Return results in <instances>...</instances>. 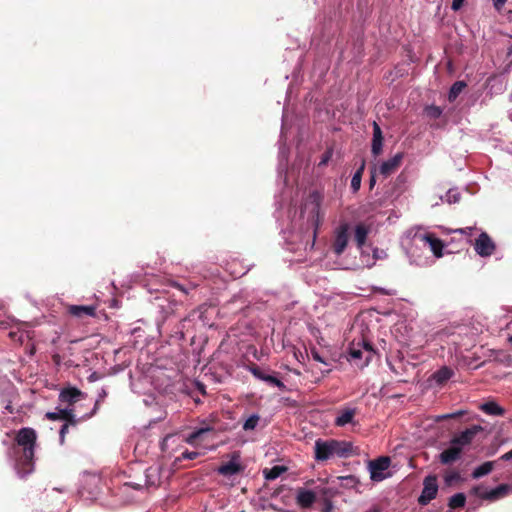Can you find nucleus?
<instances>
[{
  "instance_id": "1",
  "label": "nucleus",
  "mask_w": 512,
  "mask_h": 512,
  "mask_svg": "<svg viewBox=\"0 0 512 512\" xmlns=\"http://www.w3.org/2000/svg\"><path fill=\"white\" fill-rule=\"evenodd\" d=\"M37 444V433L33 428L23 427L16 432L11 453L15 461V469L21 477L34 471V455Z\"/></svg>"
},
{
  "instance_id": "2",
  "label": "nucleus",
  "mask_w": 512,
  "mask_h": 512,
  "mask_svg": "<svg viewBox=\"0 0 512 512\" xmlns=\"http://www.w3.org/2000/svg\"><path fill=\"white\" fill-rule=\"evenodd\" d=\"M482 431V426L473 425L464 431L455 434L451 438L449 446L439 454V462L443 465H451L460 460L464 448L469 446L473 442L475 436Z\"/></svg>"
},
{
  "instance_id": "3",
  "label": "nucleus",
  "mask_w": 512,
  "mask_h": 512,
  "mask_svg": "<svg viewBox=\"0 0 512 512\" xmlns=\"http://www.w3.org/2000/svg\"><path fill=\"white\" fill-rule=\"evenodd\" d=\"M353 454V444L345 440L317 439L314 444V459L325 462L334 457L347 458Z\"/></svg>"
},
{
  "instance_id": "4",
  "label": "nucleus",
  "mask_w": 512,
  "mask_h": 512,
  "mask_svg": "<svg viewBox=\"0 0 512 512\" xmlns=\"http://www.w3.org/2000/svg\"><path fill=\"white\" fill-rule=\"evenodd\" d=\"M323 201V195L317 191H312L304 204V211H309L308 220L314 226V238L316 237L317 229L321 223L320 208Z\"/></svg>"
},
{
  "instance_id": "5",
  "label": "nucleus",
  "mask_w": 512,
  "mask_h": 512,
  "mask_svg": "<svg viewBox=\"0 0 512 512\" xmlns=\"http://www.w3.org/2000/svg\"><path fill=\"white\" fill-rule=\"evenodd\" d=\"M438 492V483L436 475H428L423 480V489L418 498V503L421 506L428 505L433 499L436 498Z\"/></svg>"
},
{
  "instance_id": "6",
  "label": "nucleus",
  "mask_w": 512,
  "mask_h": 512,
  "mask_svg": "<svg viewBox=\"0 0 512 512\" xmlns=\"http://www.w3.org/2000/svg\"><path fill=\"white\" fill-rule=\"evenodd\" d=\"M391 460L387 456L379 457L369 462L370 478L372 481L380 482L386 478L385 471L389 468Z\"/></svg>"
},
{
  "instance_id": "7",
  "label": "nucleus",
  "mask_w": 512,
  "mask_h": 512,
  "mask_svg": "<svg viewBox=\"0 0 512 512\" xmlns=\"http://www.w3.org/2000/svg\"><path fill=\"white\" fill-rule=\"evenodd\" d=\"M349 224L348 223H342L338 226V228L335 231V237L333 241V251L336 255H341L347 245L349 240Z\"/></svg>"
},
{
  "instance_id": "8",
  "label": "nucleus",
  "mask_w": 512,
  "mask_h": 512,
  "mask_svg": "<svg viewBox=\"0 0 512 512\" xmlns=\"http://www.w3.org/2000/svg\"><path fill=\"white\" fill-rule=\"evenodd\" d=\"M472 492L484 500L494 501L503 498L508 495L509 492H512V486H509L508 484H501L498 487L484 493H480V487H474Z\"/></svg>"
},
{
  "instance_id": "9",
  "label": "nucleus",
  "mask_w": 512,
  "mask_h": 512,
  "mask_svg": "<svg viewBox=\"0 0 512 512\" xmlns=\"http://www.w3.org/2000/svg\"><path fill=\"white\" fill-rule=\"evenodd\" d=\"M249 371L257 379L264 381L271 386H276L282 391L286 390L285 384L280 379H278L276 376H274L272 374H268V373L264 372L258 365H256V364L250 365Z\"/></svg>"
},
{
  "instance_id": "10",
  "label": "nucleus",
  "mask_w": 512,
  "mask_h": 512,
  "mask_svg": "<svg viewBox=\"0 0 512 512\" xmlns=\"http://www.w3.org/2000/svg\"><path fill=\"white\" fill-rule=\"evenodd\" d=\"M86 394L82 392L80 389L72 386H68L63 388L59 393V400L62 403H66L69 406H72L76 402L81 399H85Z\"/></svg>"
},
{
  "instance_id": "11",
  "label": "nucleus",
  "mask_w": 512,
  "mask_h": 512,
  "mask_svg": "<svg viewBox=\"0 0 512 512\" xmlns=\"http://www.w3.org/2000/svg\"><path fill=\"white\" fill-rule=\"evenodd\" d=\"M239 458V452H233L231 455V460L228 463L221 465L217 470L218 473L223 476H231L241 473L244 470V467L237 462Z\"/></svg>"
},
{
  "instance_id": "12",
  "label": "nucleus",
  "mask_w": 512,
  "mask_h": 512,
  "mask_svg": "<svg viewBox=\"0 0 512 512\" xmlns=\"http://www.w3.org/2000/svg\"><path fill=\"white\" fill-rule=\"evenodd\" d=\"M475 250L481 256H490L495 250V245L487 233L483 232L475 241Z\"/></svg>"
},
{
  "instance_id": "13",
  "label": "nucleus",
  "mask_w": 512,
  "mask_h": 512,
  "mask_svg": "<svg viewBox=\"0 0 512 512\" xmlns=\"http://www.w3.org/2000/svg\"><path fill=\"white\" fill-rule=\"evenodd\" d=\"M404 154L402 152L397 153L392 158L384 161L379 167V173L385 178L393 174L401 165Z\"/></svg>"
},
{
  "instance_id": "14",
  "label": "nucleus",
  "mask_w": 512,
  "mask_h": 512,
  "mask_svg": "<svg viewBox=\"0 0 512 512\" xmlns=\"http://www.w3.org/2000/svg\"><path fill=\"white\" fill-rule=\"evenodd\" d=\"M56 410L57 411L55 412H47L45 414V418L51 421L63 420L71 423L72 426H76L78 424V419H76L72 409L57 408Z\"/></svg>"
},
{
  "instance_id": "15",
  "label": "nucleus",
  "mask_w": 512,
  "mask_h": 512,
  "mask_svg": "<svg viewBox=\"0 0 512 512\" xmlns=\"http://www.w3.org/2000/svg\"><path fill=\"white\" fill-rule=\"evenodd\" d=\"M67 311L71 316L79 319L96 316V306L93 305H69Z\"/></svg>"
},
{
  "instance_id": "16",
  "label": "nucleus",
  "mask_w": 512,
  "mask_h": 512,
  "mask_svg": "<svg viewBox=\"0 0 512 512\" xmlns=\"http://www.w3.org/2000/svg\"><path fill=\"white\" fill-rule=\"evenodd\" d=\"M421 240L425 244L429 245L430 250L433 252L435 257L440 258L443 256L444 243L442 242V240L437 238L433 233H426L422 235Z\"/></svg>"
},
{
  "instance_id": "17",
  "label": "nucleus",
  "mask_w": 512,
  "mask_h": 512,
  "mask_svg": "<svg viewBox=\"0 0 512 512\" xmlns=\"http://www.w3.org/2000/svg\"><path fill=\"white\" fill-rule=\"evenodd\" d=\"M383 134L382 130L377 122H373V138L371 145V152L374 157L379 156L382 153L383 148Z\"/></svg>"
},
{
  "instance_id": "18",
  "label": "nucleus",
  "mask_w": 512,
  "mask_h": 512,
  "mask_svg": "<svg viewBox=\"0 0 512 512\" xmlns=\"http://www.w3.org/2000/svg\"><path fill=\"white\" fill-rule=\"evenodd\" d=\"M296 501L302 508H310L316 501V494L311 490L300 488L297 492Z\"/></svg>"
},
{
  "instance_id": "19",
  "label": "nucleus",
  "mask_w": 512,
  "mask_h": 512,
  "mask_svg": "<svg viewBox=\"0 0 512 512\" xmlns=\"http://www.w3.org/2000/svg\"><path fill=\"white\" fill-rule=\"evenodd\" d=\"M356 413V408H344L340 410L335 419V425L338 427H343L347 424L352 423Z\"/></svg>"
},
{
  "instance_id": "20",
  "label": "nucleus",
  "mask_w": 512,
  "mask_h": 512,
  "mask_svg": "<svg viewBox=\"0 0 512 512\" xmlns=\"http://www.w3.org/2000/svg\"><path fill=\"white\" fill-rule=\"evenodd\" d=\"M213 431H214V427L210 426V425L200 427V428L194 430L191 434H189V436L186 438L185 441L190 445H195L199 441H203L204 436L206 434L213 432Z\"/></svg>"
},
{
  "instance_id": "21",
  "label": "nucleus",
  "mask_w": 512,
  "mask_h": 512,
  "mask_svg": "<svg viewBox=\"0 0 512 512\" xmlns=\"http://www.w3.org/2000/svg\"><path fill=\"white\" fill-rule=\"evenodd\" d=\"M368 234L369 228L365 224L359 223L356 225L354 231V240L358 248H362L365 245Z\"/></svg>"
},
{
  "instance_id": "22",
  "label": "nucleus",
  "mask_w": 512,
  "mask_h": 512,
  "mask_svg": "<svg viewBox=\"0 0 512 512\" xmlns=\"http://www.w3.org/2000/svg\"><path fill=\"white\" fill-rule=\"evenodd\" d=\"M479 408L484 413L493 416H503L505 413V410L493 401L485 402L481 404Z\"/></svg>"
},
{
  "instance_id": "23",
  "label": "nucleus",
  "mask_w": 512,
  "mask_h": 512,
  "mask_svg": "<svg viewBox=\"0 0 512 512\" xmlns=\"http://www.w3.org/2000/svg\"><path fill=\"white\" fill-rule=\"evenodd\" d=\"M453 375V371L449 367H442L433 373L432 378L439 385L446 383Z\"/></svg>"
},
{
  "instance_id": "24",
  "label": "nucleus",
  "mask_w": 512,
  "mask_h": 512,
  "mask_svg": "<svg viewBox=\"0 0 512 512\" xmlns=\"http://www.w3.org/2000/svg\"><path fill=\"white\" fill-rule=\"evenodd\" d=\"M494 464V461L484 462L483 464L474 469V471L472 472V477L474 479H478L489 474L493 470Z\"/></svg>"
},
{
  "instance_id": "25",
  "label": "nucleus",
  "mask_w": 512,
  "mask_h": 512,
  "mask_svg": "<svg viewBox=\"0 0 512 512\" xmlns=\"http://www.w3.org/2000/svg\"><path fill=\"white\" fill-rule=\"evenodd\" d=\"M466 83L464 81H456L450 88L449 94H448V100L450 102H453L456 100V98L460 95V93L464 90L466 87Z\"/></svg>"
},
{
  "instance_id": "26",
  "label": "nucleus",
  "mask_w": 512,
  "mask_h": 512,
  "mask_svg": "<svg viewBox=\"0 0 512 512\" xmlns=\"http://www.w3.org/2000/svg\"><path fill=\"white\" fill-rule=\"evenodd\" d=\"M466 503V496L464 493H456L450 499L448 506L451 509H458L464 507Z\"/></svg>"
},
{
  "instance_id": "27",
  "label": "nucleus",
  "mask_w": 512,
  "mask_h": 512,
  "mask_svg": "<svg viewBox=\"0 0 512 512\" xmlns=\"http://www.w3.org/2000/svg\"><path fill=\"white\" fill-rule=\"evenodd\" d=\"M287 470L285 466H273L271 469H265L264 470V476L267 480H275L279 476H281L282 473H284Z\"/></svg>"
},
{
  "instance_id": "28",
  "label": "nucleus",
  "mask_w": 512,
  "mask_h": 512,
  "mask_svg": "<svg viewBox=\"0 0 512 512\" xmlns=\"http://www.w3.org/2000/svg\"><path fill=\"white\" fill-rule=\"evenodd\" d=\"M259 420H260V416L258 414H252L251 416L248 417V419L244 422L243 424V429L245 431H251V430H254L258 423H259Z\"/></svg>"
},
{
  "instance_id": "29",
  "label": "nucleus",
  "mask_w": 512,
  "mask_h": 512,
  "mask_svg": "<svg viewBox=\"0 0 512 512\" xmlns=\"http://www.w3.org/2000/svg\"><path fill=\"white\" fill-rule=\"evenodd\" d=\"M467 412L465 410H459L454 413H448V414H442L435 418L436 422L448 420V419H458L462 416H464Z\"/></svg>"
},
{
  "instance_id": "30",
  "label": "nucleus",
  "mask_w": 512,
  "mask_h": 512,
  "mask_svg": "<svg viewBox=\"0 0 512 512\" xmlns=\"http://www.w3.org/2000/svg\"><path fill=\"white\" fill-rule=\"evenodd\" d=\"M362 350H361V344L358 343L357 346L354 344L349 348V356L350 360H359L362 358Z\"/></svg>"
},
{
  "instance_id": "31",
  "label": "nucleus",
  "mask_w": 512,
  "mask_h": 512,
  "mask_svg": "<svg viewBox=\"0 0 512 512\" xmlns=\"http://www.w3.org/2000/svg\"><path fill=\"white\" fill-rule=\"evenodd\" d=\"M460 478H461V476H460L459 472H457V471H452V472L447 473V474L445 475V483H446L447 485H452L454 482L459 481V480H460Z\"/></svg>"
},
{
  "instance_id": "32",
  "label": "nucleus",
  "mask_w": 512,
  "mask_h": 512,
  "mask_svg": "<svg viewBox=\"0 0 512 512\" xmlns=\"http://www.w3.org/2000/svg\"><path fill=\"white\" fill-rule=\"evenodd\" d=\"M106 396H107V392H106V390L104 388H102L100 390V392L98 393V398H97V400L95 402L94 408H93L90 416H92V415H94L96 413V411L99 408L100 403L105 399Z\"/></svg>"
},
{
  "instance_id": "33",
  "label": "nucleus",
  "mask_w": 512,
  "mask_h": 512,
  "mask_svg": "<svg viewBox=\"0 0 512 512\" xmlns=\"http://www.w3.org/2000/svg\"><path fill=\"white\" fill-rule=\"evenodd\" d=\"M200 455L197 451H184L182 452L181 456L178 458L179 460H194L198 458Z\"/></svg>"
},
{
  "instance_id": "34",
  "label": "nucleus",
  "mask_w": 512,
  "mask_h": 512,
  "mask_svg": "<svg viewBox=\"0 0 512 512\" xmlns=\"http://www.w3.org/2000/svg\"><path fill=\"white\" fill-rule=\"evenodd\" d=\"M341 480L345 482L344 485L347 487H354L359 483V480L353 475L343 476Z\"/></svg>"
},
{
  "instance_id": "35",
  "label": "nucleus",
  "mask_w": 512,
  "mask_h": 512,
  "mask_svg": "<svg viewBox=\"0 0 512 512\" xmlns=\"http://www.w3.org/2000/svg\"><path fill=\"white\" fill-rule=\"evenodd\" d=\"M361 177L359 173H354L352 179H351V188L354 192H357L360 189L361 186Z\"/></svg>"
},
{
  "instance_id": "36",
  "label": "nucleus",
  "mask_w": 512,
  "mask_h": 512,
  "mask_svg": "<svg viewBox=\"0 0 512 512\" xmlns=\"http://www.w3.org/2000/svg\"><path fill=\"white\" fill-rule=\"evenodd\" d=\"M72 426L71 423L69 422H66L65 424L62 425L61 429H60V432H59V436H60V443L63 444L64 443V440H65V436L66 434L68 433V430H69V427Z\"/></svg>"
},
{
  "instance_id": "37",
  "label": "nucleus",
  "mask_w": 512,
  "mask_h": 512,
  "mask_svg": "<svg viewBox=\"0 0 512 512\" xmlns=\"http://www.w3.org/2000/svg\"><path fill=\"white\" fill-rule=\"evenodd\" d=\"M362 347L367 351L368 355L366 357V363L371 359L372 355L374 354V349L372 344L369 342L364 341Z\"/></svg>"
},
{
  "instance_id": "38",
  "label": "nucleus",
  "mask_w": 512,
  "mask_h": 512,
  "mask_svg": "<svg viewBox=\"0 0 512 512\" xmlns=\"http://www.w3.org/2000/svg\"><path fill=\"white\" fill-rule=\"evenodd\" d=\"M311 356L315 361L327 364V362L321 357V355L317 349H315V348L311 349Z\"/></svg>"
},
{
  "instance_id": "39",
  "label": "nucleus",
  "mask_w": 512,
  "mask_h": 512,
  "mask_svg": "<svg viewBox=\"0 0 512 512\" xmlns=\"http://www.w3.org/2000/svg\"><path fill=\"white\" fill-rule=\"evenodd\" d=\"M331 156H332V151H331V150H327V151L323 154L322 159H321V161H320L319 165H320V166H321V165H326V164L328 163V161L330 160Z\"/></svg>"
},
{
  "instance_id": "40",
  "label": "nucleus",
  "mask_w": 512,
  "mask_h": 512,
  "mask_svg": "<svg viewBox=\"0 0 512 512\" xmlns=\"http://www.w3.org/2000/svg\"><path fill=\"white\" fill-rule=\"evenodd\" d=\"M465 0H453L452 1V5H451V8L454 10V11H457L459 10L463 3H464Z\"/></svg>"
},
{
  "instance_id": "41",
  "label": "nucleus",
  "mask_w": 512,
  "mask_h": 512,
  "mask_svg": "<svg viewBox=\"0 0 512 512\" xmlns=\"http://www.w3.org/2000/svg\"><path fill=\"white\" fill-rule=\"evenodd\" d=\"M506 1H507V0H493L494 7H495L497 10H500V9L504 6V4H505V2H506Z\"/></svg>"
},
{
  "instance_id": "42",
  "label": "nucleus",
  "mask_w": 512,
  "mask_h": 512,
  "mask_svg": "<svg viewBox=\"0 0 512 512\" xmlns=\"http://www.w3.org/2000/svg\"><path fill=\"white\" fill-rule=\"evenodd\" d=\"M511 459H512V449L500 457V460H503V461H508Z\"/></svg>"
},
{
  "instance_id": "43",
  "label": "nucleus",
  "mask_w": 512,
  "mask_h": 512,
  "mask_svg": "<svg viewBox=\"0 0 512 512\" xmlns=\"http://www.w3.org/2000/svg\"><path fill=\"white\" fill-rule=\"evenodd\" d=\"M364 169H365V161L362 160L360 167L357 169V171L355 173H359L360 177L362 178Z\"/></svg>"
},
{
  "instance_id": "44",
  "label": "nucleus",
  "mask_w": 512,
  "mask_h": 512,
  "mask_svg": "<svg viewBox=\"0 0 512 512\" xmlns=\"http://www.w3.org/2000/svg\"><path fill=\"white\" fill-rule=\"evenodd\" d=\"M99 377L96 373H92L89 377V380L90 381H94V380H97Z\"/></svg>"
},
{
  "instance_id": "45",
  "label": "nucleus",
  "mask_w": 512,
  "mask_h": 512,
  "mask_svg": "<svg viewBox=\"0 0 512 512\" xmlns=\"http://www.w3.org/2000/svg\"><path fill=\"white\" fill-rule=\"evenodd\" d=\"M126 485H129V483H126ZM130 486L133 487L136 490H139L142 487L140 484H130Z\"/></svg>"
},
{
  "instance_id": "46",
  "label": "nucleus",
  "mask_w": 512,
  "mask_h": 512,
  "mask_svg": "<svg viewBox=\"0 0 512 512\" xmlns=\"http://www.w3.org/2000/svg\"><path fill=\"white\" fill-rule=\"evenodd\" d=\"M175 286L184 293H187V290L181 284H176Z\"/></svg>"
},
{
  "instance_id": "47",
  "label": "nucleus",
  "mask_w": 512,
  "mask_h": 512,
  "mask_svg": "<svg viewBox=\"0 0 512 512\" xmlns=\"http://www.w3.org/2000/svg\"><path fill=\"white\" fill-rule=\"evenodd\" d=\"M375 184V177L374 175L371 176V179H370V188H372Z\"/></svg>"
},
{
  "instance_id": "48",
  "label": "nucleus",
  "mask_w": 512,
  "mask_h": 512,
  "mask_svg": "<svg viewBox=\"0 0 512 512\" xmlns=\"http://www.w3.org/2000/svg\"><path fill=\"white\" fill-rule=\"evenodd\" d=\"M369 512H380V509L377 506H374L370 509Z\"/></svg>"
},
{
  "instance_id": "49",
  "label": "nucleus",
  "mask_w": 512,
  "mask_h": 512,
  "mask_svg": "<svg viewBox=\"0 0 512 512\" xmlns=\"http://www.w3.org/2000/svg\"><path fill=\"white\" fill-rule=\"evenodd\" d=\"M6 409L9 410V412L12 413V409H11V407L9 405L6 407Z\"/></svg>"
},
{
  "instance_id": "50",
  "label": "nucleus",
  "mask_w": 512,
  "mask_h": 512,
  "mask_svg": "<svg viewBox=\"0 0 512 512\" xmlns=\"http://www.w3.org/2000/svg\"><path fill=\"white\" fill-rule=\"evenodd\" d=\"M508 341L512 344V335L509 336Z\"/></svg>"
}]
</instances>
